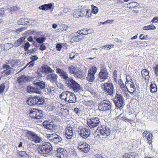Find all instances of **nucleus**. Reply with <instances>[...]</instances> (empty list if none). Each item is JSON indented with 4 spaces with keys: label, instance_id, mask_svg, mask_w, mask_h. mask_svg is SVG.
Masks as SVG:
<instances>
[{
    "label": "nucleus",
    "instance_id": "28",
    "mask_svg": "<svg viewBox=\"0 0 158 158\" xmlns=\"http://www.w3.org/2000/svg\"><path fill=\"white\" fill-rule=\"evenodd\" d=\"M36 97H31L27 99V103L28 105L30 106L36 105Z\"/></svg>",
    "mask_w": 158,
    "mask_h": 158
},
{
    "label": "nucleus",
    "instance_id": "6",
    "mask_svg": "<svg viewBox=\"0 0 158 158\" xmlns=\"http://www.w3.org/2000/svg\"><path fill=\"white\" fill-rule=\"evenodd\" d=\"M47 137L50 142L55 144H60L62 140L61 137L55 133L47 135Z\"/></svg>",
    "mask_w": 158,
    "mask_h": 158
},
{
    "label": "nucleus",
    "instance_id": "26",
    "mask_svg": "<svg viewBox=\"0 0 158 158\" xmlns=\"http://www.w3.org/2000/svg\"><path fill=\"white\" fill-rule=\"evenodd\" d=\"M54 4L53 3L45 4L40 6L39 7V8L42 10H48L51 9Z\"/></svg>",
    "mask_w": 158,
    "mask_h": 158
},
{
    "label": "nucleus",
    "instance_id": "38",
    "mask_svg": "<svg viewBox=\"0 0 158 158\" xmlns=\"http://www.w3.org/2000/svg\"><path fill=\"white\" fill-rule=\"evenodd\" d=\"M37 109H33V110L30 111L29 116L32 118L36 119V115Z\"/></svg>",
    "mask_w": 158,
    "mask_h": 158
},
{
    "label": "nucleus",
    "instance_id": "3",
    "mask_svg": "<svg viewBox=\"0 0 158 158\" xmlns=\"http://www.w3.org/2000/svg\"><path fill=\"white\" fill-rule=\"evenodd\" d=\"M27 135L28 139L36 144L40 143L42 141L41 138L32 131H28L27 132Z\"/></svg>",
    "mask_w": 158,
    "mask_h": 158
},
{
    "label": "nucleus",
    "instance_id": "22",
    "mask_svg": "<svg viewBox=\"0 0 158 158\" xmlns=\"http://www.w3.org/2000/svg\"><path fill=\"white\" fill-rule=\"evenodd\" d=\"M58 77V75L54 73L49 74L47 76L48 80H49L52 83H56L57 82Z\"/></svg>",
    "mask_w": 158,
    "mask_h": 158
},
{
    "label": "nucleus",
    "instance_id": "19",
    "mask_svg": "<svg viewBox=\"0 0 158 158\" xmlns=\"http://www.w3.org/2000/svg\"><path fill=\"white\" fill-rule=\"evenodd\" d=\"M73 128L69 126L66 128V131L64 134V137L67 139H71L73 136Z\"/></svg>",
    "mask_w": 158,
    "mask_h": 158
},
{
    "label": "nucleus",
    "instance_id": "23",
    "mask_svg": "<svg viewBox=\"0 0 158 158\" xmlns=\"http://www.w3.org/2000/svg\"><path fill=\"white\" fill-rule=\"evenodd\" d=\"M17 81L20 85H22L29 80L28 77L25 75H23L17 78Z\"/></svg>",
    "mask_w": 158,
    "mask_h": 158
},
{
    "label": "nucleus",
    "instance_id": "53",
    "mask_svg": "<svg viewBox=\"0 0 158 158\" xmlns=\"http://www.w3.org/2000/svg\"><path fill=\"white\" fill-rule=\"evenodd\" d=\"M85 12H86L85 14V15L84 16H85L86 17V18H90V16L89 15L90 14V15H91V14L90 12V10H87L86 11H85Z\"/></svg>",
    "mask_w": 158,
    "mask_h": 158
},
{
    "label": "nucleus",
    "instance_id": "34",
    "mask_svg": "<svg viewBox=\"0 0 158 158\" xmlns=\"http://www.w3.org/2000/svg\"><path fill=\"white\" fill-rule=\"evenodd\" d=\"M41 71L42 73H52V69L49 67L46 66L44 67H42Z\"/></svg>",
    "mask_w": 158,
    "mask_h": 158
},
{
    "label": "nucleus",
    "instance_id": "35",
    "mask_svg": "<svg viewBox=\"0 0 158 158\" xmlns=\"http://www.w3.org/2000/svg\"><path fill=\"white\" fill-rule=\"evenodd\" d=\"M69 91H66L63 92L60 95V99L63 100H65L67 96L69 94Z\"/></svg>",
    "mask_w": 158,
    "mask_h": 158
},
{
    "label": "nucleus",
    "instance_id": "63",
    "mask_svg": "<svg viewBox=\"0 0 158 158\" xmlns=\"http://www.w3.org/2000/svg\"><path fill=\"white\" fill-rule=\"evenodd\" d=\"M62 45L60 44H57L56 46V48L58 51H60L62 48Z\"/></svg>",
    "mask_w": 158,
    "mask_h": 158
},
{
    "label": "nucleus",
    "instance_id": "61",
    "mask_svg": "<svg viewBox=\"0 0 158 158\" xmlns=\"http://www.w3.org/2000/svg\"><path fill=\"white\" fill-rule=\"evenodd\" d=\"M114 41L116 42H118L121 43H123L124 42L123 39L119 40L117 38H115L114 39Z\"/></svg>",
    "mask_w": 158,
    "mask_h": 158
},
{
    "label": "nucleus",
    "instance_id": "14",
    "mask_svg": "<svg viewBox=\"0 0 158 158\" xmlns=\"http://www.w3.org/2000/svg\"><path fill=\"white\" fill-rule=\"evenodd\" d=\"M109 77L108 73L106 69H103L101 70L98 74V80L102 82L107 79Z\"/></svg>",
    "mask_w": 158,
    "mask_h": 158
},
{
    "label": "nucleus",
    "instance_id": "9",
    "mask_svg": "<svg viewBox=\"0 0 158 158\" xmlns=\"http://www.w3.org/2000/svg\"><path fill=\"white\" fill-rule=\"evenodd\" d=\"M43 125L45 128L53 132L56 131V129H57L56 125L54 124L53 122H49L45 121L43 122Z\"/></svg>",
    "mask_w": 158,
    "mask_h": 158
},
{
    "label": "nucleus",
    "instance_id": "21",
    "mask_svg": "<svg viewBox=\"0 0 158 158\" xmlns=\"http://www.w3.org/2000/svg\"><path fill=\"white\" fill-rule=\"evenodd\" d=\"M3 68L5 69L2 73V74H3L4 76H7L11 73V69H12L11 68L9 65L6 64L3 65Z\"/></svg>",
    "mask_w": 158,
    "mask_h": 158
},
{
    "label": "nucleus",
    "instance_id": "16",
    "mask_svg": "<svg viewBox=\"0 0 158 158\" xmlns=\"http://www.w3.org/2000/svg\"><path fill=\"white\" fill-rule=\"evenodd\" d=\"M78 148L85 153L88 152L90 149V146L85 142H81L78 144Z\"/></svg>",
    "mask_w": 158,
    "mask_h": 158
},
{
    "label": "nucleus",
    "instance_id": "44",
    "mask_svg": "<svg viewBox=\"0 0 158 158\" xmlns=\"http://www.w3.org/2000/svg\"><path fill=\"white\" fill-rule=\"evenodd\" d=\"M114 45L113 44H107L104 46H102L100 48L103 49L104 48L106 49H110L111 48H113Z\"/></svg>",
    "mask_w": 158,
    "mask_h": 158
},
{
    "label": "nucleus",
    "instance_id": "52",
    "mask_svg": "<svg viewBox=\"0 0 158 158\" xmlns=\"http://www.w3.org/2000/svg\"><path fill=\"white\" fill-rule=\"evenodd\" d=\"M37 50V49L35 48H33L28 50L27 53L31 54V53H33L35 52Z\"/></svg>",
    "mask_w": 158,
    "mask_h": 158
},
{
    "label": "nucleus",
    "instance_id": "25",
    "mask_svg": "<svg viewBox=\"0 0 158 158\" xmlns=\"http://www.w3.org/2000/svg\"><path fill=\"white\" fill-rule=\"evenodd\" d=\"M73 35V37L70 40V42L71 43H73L74 42H77L84 38L82 37L81 38V37H82V35H77V33L75 34L74 35Z\"/></svg>",
    "mask_w": 158,
    "mask_h": 158
},
{
    "label": "nucleus",
    "instance_id": "60",
    "mask_svg": "<svg viewBox=\"0 0 158 158\" xmlns=\"http://www.w3.org/2000/svg\"><path fill=\"white\" fill-rule=\"evenodd\" d=\"M46 47L44 45V44H42V45L40 46V49L42 51H43L46 49Z\"/></svg>",
    "mask_w": 158,
    "mask_h": 158
},
{
    "label": "nucleus",
    "instance_id": "31",
    "mask_svg": "<svg viewBox=\"0 0 158 158\" xmlns=\"http://www.w3.org/2000/svg\"><path fill=\"white\" fill-rule=\"evenodd\" d=\"M25 38L24 37H22L15 41L14 43V46L15 47H19L23 42H25Z\"/></svg>",
    "mask_w": 158,
    "mask_h": 158
},
{
    "label": "nucleus",
    "instance_id": "42",
    "mask_svg": "<svg viewBox=\"0 0 158 158\" xmlns=\"http://www.w3.org/2000/svg\"><path fill=\"white\" fill-rule=\"evenodd\" d=\"M118 83L120 88H121L124 91H126V89H127V87L124 85L122 80H120L118 81Z\"/></svg>",
    "mask_w": 158,
    "mask_h": 158
},
{
    "label": "nucleus",
    "instance_id": "49",
    "mask_svg": "<svg viewBox=\"0 0 158 158\" xmlns=\"http://www.w3.org/2000/svg\"><path fill=\"white\" fill-rule=\"evenodd\" d=\"M152 137V135L149 132V133H148V135H147V140L148 142L149 143H150L149 142H151L150 143H151Z\"/></svg>",
    "mask_w": 158,
    "mask_h": 158
},
{
    "label": "nucleus",
    "instance_id": "18",
    "mask_svg": "<svg viewBox=\"0 0 158 158\" xmlns=\"http://www.w3.org/2000/svg\"><path fill=\"white\" fill-rule=\"evenodd\" d=\"M79 134L84 139L88 138L90 134V130L89 129L83 128L78 131Z\"/></svg>",
    "mask_w": 158,
    "mask_h": 158
},
{
    "label": "nucleus",
    "instance_id": "15",
    "mask_svg": "<svg viewBox=\"0 0 158 158\" xmlns=\"http://www.w3.org/2000/svg\"><path fill=\"white\" fill-rule=\"evenodd\" d=\"M104 89L105 92H106L110 95L113 94L114 87L112 84L107 82L104 84Z\"/></svg>",
    "mask_w": 158,
    "mask_h": 158
},
{
    "label": "nucleus",
    "instance_id": "2",
    "mask_svg": "<svg viewBox=\"0 0 158 158\" xmlns=\"http://www.w3.org/2000/svg\"><path fill=\"white\" fill-rule=\"evenodd\" d=\"M113 99L115 106L118 108H120L124 106L123 97L119 92H116V96Z\"/></svg>",
    "mask_w": 158,
    "mask_h": 158
},
{
    "label": "nucleus",
    "instance_id": "24",
    "mask_svg": "<svg viewBox=\"0 0 158 158\" xmlns=\"http://www.w3.org/2000/svg\"><path fill=\"white\" fill-rule=\"evenodd\" d=\"M85 11L80 10H75L73 13V16L76 17H82L85 16Z\"/></svg>",
    "mask_w": 158,
    "mask_h": 158
},
{
    "label": "nucleus",
    "instance_id": "29",
    "mask_svg": "<svg viewBox=\"0 0 158 158\" xmlns=\"http://www.w3.org/2000/svg\"><path fill=\"white\" fill-rule=\"evenodd\" d=\"M27 92L29 93H35L38 94L39 93V91L36 87V86L33 87L30 85L28 86L27 87Z\"/></svg>",
    "mask_w": 158,
    "mask_h": 158
},
{
    "label": "nucleus",
    "instance_id": "12",
    "mask_svg": "<svg viewBox=\"0 0 158 158\" xmlns=\"http://www.w3.org/2000/svg\"><path fill=\"white\" fill-rule=\"evenodd\" d=\"M55 155L59 158H68L67 152L64 149L60 148H57Z\"/></svg>",
    "mask_w": 158,
    "mask_h": 158
},
{
    "label": "nucleus",
    "instance_id": "58",
    "mask_svg": "<svg viewBox=\"0 0 158 158\" xmlns=\"http://www.w3.org/2000/svg\"><path fill=\"white\" fill-rule=\"evenodd\" d=\"M88 91L91 93V94L94 96H95L96 94L94 90L92 89L91 88H89L88 89Z\"/></svg>",
    "mask_w": 158,
    "mask_h": 158
},
{
    "label": "nucleus",
    "instance_id": "13",
    "mask_svg": "<svg viewBox=\"0 0 158 158\" xmlns=\"http://www.w3.org/2000/svg\"><path fill=\"white\" fill-rule=\"evenodd\" d=\"M33 84L35 85L36 87L39 91V93L41 92L40 90L44 89L46 87V84L45 82L41 81L39 80H36L33 81Z\"/></svg>",
    "mask_w": 158,
    "mask_h": 158
},
{
    "label": "nucleus",
    "instance_id": "5",
    "mask_svg": "<svg viewBox=\"0 0 158 158\" xmlns=\"http://www.w3.org/2000/svg\"><path fill=\"white\" fill-rule=\"evenodd\" d=\"M111 103L108 100H104L101 102L98 109L102 111L108 110L111 109Z\"/></svg>",
    "mask_w": 158,
    "mask_h": 158
},
{
    "label": "nucleus",
    "instance_id": "39",
    "mask_svg": "<svg viewBox=\"0 0 158 158\" xmlns=\"http://www.w3.org/2000/svg\"><path fill=\"white\" fill-rule=\"evenodd\" d=\"M127 8L131 9L137 6V3L135 2H133L127 4Z\"/></svg>",
    "mask_w": 158,
    "mask_h": 158
},
{
    "label": "nucleus",
    "instance_id": "64",
    "mask_svg": "<svg viewBox=\"0 0 158 158\" xmlns=\"http://www.w3.org/2000/svg\"><path fill=\"white\" fill-rule=\"evenodd\" d=\"M154 72L155 74L158 76V65H157L155 68Z\"/></svg>",
    "mask_w": 158,
    "mask_h": 158
},
{
    "label": "nucleus",
    "instance_id": "45",
    "mask_svg": "<svg viewBox=\"0 0 158 158\" xmlns=\"http://www.w3.org/2000/svg\"><path fill=\"white\" fill-rule=\"evenodd\" d=\"M46 39L44 37H39L36 39V41L39 43L42 44L46 40Z\"/></svg>",
    "mask_w": 158,
    "mask_h": 158
},
{
    "label": "nucleus",
    "instance_id": "8",
    "mask_svg": "<svg viewBox=\"0 0 158 158\" xmlns=\"http://www.w3.org/2000/svg\"><path fill=\"white\" fill-rule=\"evenodd\" d=\"M66 85L68 87L72 89L75 92L79 91L81 88L80 85L72 79L69 81H68Z\"/></svg>",
    "mask_w": 158,
    "mask_h": 158
},
{
    "label": "nucleus",
    "instance_id": "57",
    "mask_svg": "<svg viewBox=\"0 0 158 158\" xmlns=\"http://www.w3.org/2000/svg\"><path fill=\"white\" fill-rule=\"evenodd\" d=\"M3 8H0V17H3L5 13V10Z\"/></svg>",
    "mask_w": 158,
    "mask_h": 158
},
{
    "label": "nucleus",
    "instance_id": "47",
    "mask_svg": "<svg viewBox=\"0 0 158 158\" xmlns=\"http://www.w3.org/2000/svg\"><path fill=\"white\" fill-rule=\"evenodd\" d=\"M26 20L27 21L26 22V25H30L31 24L35 22V20L31 19L26 18Z\"/></svg>",
    "mask_w": 158,
    "mask_h": 158
},
{
    "label": "nucleus",
    "instance_id": "37",
    "mask_svg": "<svg viewBox=\"0 0 158 158\" xmlns=\"http://www.w3.org/2000/svg\"><path fill=\"white\" fill-rule=\"evenodd\" d=\"M150 91L152 93L156 92L157 91V86L154 83H152L150 86Z\"/></svg>",
    "mask_w": 158,
    "mask_h": 158
},
{
    "label": "nucleus",
    "instance_id": "62",
    "mask_svg": "<svg viewBox=\"0 0 158 158\" xmlns=\"http://www.w3.org/2000/svg\"><path fill=\"white\" fill-rule=\"evenodd\" d=\"M19 155L20 156L23 157L27 156V154L25 152L22 151L20 152Z\"/></svg>",
    "mask_w": 158,
    "mask_h": 158
},
{
    "label": "nucleus",
    "instance_id": "27",
    "mask_svg": "<svg viewBox=\"0 0 158 158\" xmlns=\"http://www.w3.org/2000/svg\"><path fill=\"white\" fill-rule=\"evenodd\" d=\"M141 73L143 78H144L146 81H148L150 77L148 71L146 69H143L141 71Z\"/></svg>",
    "mask_w": 158,
    "mask_h": 158
},
{
    "label": "nucleus",
    "instance_id": "33",
    "mask_svg": "<svg viewBox=\"0 0 158 158\" xmlns=\"http://www.w3.org/2000/svg\"><path fill=\"white\" fill-rule=\"evenodd\" d=\"M36 105L40 106L43 105L44 102V100L43 98L39 97H36Z\"/></svg>",
    "mask_w": 158,
    "mask_h": 158
},
{
    "label": "nucleus",
    "instance_id": "11",
    "mask_svg": "<svg viewBox=\"0 0 158 158\" xmlns=\"http://www.w3.org/2000/svg\"><path fill=\"white\" fill-rule=\"evenodd\" d=\"M98 130L100 131L101 135L105 137L108 136L110 133V130L109 128L105 126H102L99 128L98 127L96 131L97 132Z\"/></svg>",
    "mask_w": 158,
    "mask_h": 158
},
{
    "label": "nucleus",
    "instance_id": "41",
    "mask_svg": "<svg viewBox=\"0 0 158 158\" xmlns=\"http://www.w3.org/2000/svg\"><path fill=\"white\" fill-rule=\"evenodd\" d=\"M36 115V119H40L43 117V114H42V111L41 110H37Z\"/></svg>",
    "mask_w": 158,
    "mask_h": 158
},
{
    "label": "nucleus",
    "instance_id": "55",
    "mask_svg": "<svg viewBox=\"0 0 158 158\" xmlns=\"http://www.w3.org/2000/svg\"><path fill=\"white\" fill-rule=\"evenodd\" d=\"M25 29V27H21L18 29H17L16 31V32L17 33H19L20 32H21L23 30H24Z\"/></svg>",
    "mask_w": 158,
    "mask_h": 158
},
{
    "label": "nucleus",
    "instance_id": "40",
    "mask_svg": "<svg viewBox=\"0 0 158 158\" xmlns=\"http://www.w3.org/2000/svg\"><path fill=\"white\" fill-rule=\"evenodd\" d=\"M18 62L16 60H10L9 61V63L10 64V66L12 67H15L18 64Z\"/></svg>",
    "mask_w": 158,
    "mask_h": 158
},
{
    "label": "nucleus",
    "instance_id": "17",
    "mask_svg": "<svg viewBox=\"0 0 158 158\" xmlns=\"http://www.w3.org/2000/svg\"><path fill=\"white\" fill-rule=\"evenodd\" d=\"M56 72L57 73L60 74V75L61 77L62 78L66 80V84L68 83V81H69L71 80V79L68 77L67 73L62 70L57 68L56 69Z\"/></svg>",
    "mask_w": 158,
    "mask_h": 158
},
{
    "label": "nucleus",
    "instance_id": "50",
    "mask_svg": "<svg viewBox=\"0 0 158 158\" xmlns=\"http://www.w3.org/2000/svg\"><path fill=\"white\" fill-rule=\"evenodd\" d=\"M5 86V85L4 83H2L0 85V94H2L4 92Z\"/></svg>",
    "mask_w": 158,
    "mask_h": 158
},
{
    "label": "nucleus",
    "instance_id": "32",
    "mask_svg": "<svg viewBox=\"0 0 158 158\" xmlns=\"http://www.w3.org/2000/svg\"><path fill=\"white\" fill-rule=\"evenodd\" d=\"M19 8L17 6H15L11 7L10 8L7 9L6 11L8 12L10 14H12L14 12L19 10Z\"/></svg>",
    "mask_w": 158,
    "mask_h": 158
},
{
    "label": "nucleus",
    "instance_id": "43",
    "mask_svg": "<svg viewBox=\"0 0 158 158\" xmlns=\"http://www.w3.org/2000/svg\"><path fill=\"white\" fill-rule=\"evenodd\" d=\"M27 21L26 20V18L20 19L18 21V23L20 25H26V22Z\"/></svg>",
    "mask_w": 158,
    "mask_h": 158
},
{
    "label": "nucleus",
    "instance_id": "10",
    "mask_svg": "<svg viewBox=\"0 0 158 158\" xmlns=\"http://www.w3.org/2000/svg\"><path fill=\"white\" fill-rule=\"evenodd\" d=\"M97 69L96 67L93 66L89 70L87 79L89 82H93L94 81L95 78L94 75L97 72Z\"/></svg>",
    "mask_w": 158,
    "mask_h": 158
},
{
    "label": "nucleus",
    "instance_id": "54",
    "mask_svg": "<svg viewBox=\"0 0 158 158\" xmlns=\"http://www.w3.org/2000/svg\"><path fill=\"white\" fill-rule=\"evenodd\" d=\"M114 20H107L106 21L102 23H101L102 24H110L112 23V22L114 21Z\"/></svg>",
    "mask_w": 158,
    "mask_h": 158
},
{
    "label": "nucleus",
    "instance_id": "51",
    "mask_svg": "<svg viewBox=\"0 0 158 158\" xmlns=\"http://www.w3.org/2000/svg\"><path fill=\"white\" fill-rule=\"evenodd\" d=\"M30 46V45L29 43H28V42H26L25 44L24 45V50L25 51H28V49Z\"/></svg>",
    "mask_w": 158,
    "mask_h": 158
},
{
    "label": "nucleus",
    "instance_id": "4",
    "mask_svg": "<svg viewBox=\"0 0 158 158\" xmlns=\"http://www.w3.org/2000/svg\"><path fill=\"white\" fill-rule=\"evenodd\" d=\"M87 124L90 128H93L99 126L100 123V119L98 117H91L87 119Z\"/></svg>",
    "mask_w": 158,
    "mask_h": 158
},
{
    "label": "nucleus",
    "instance_id": "48",
    "mask_svg": "<svg viewBox=\"0 0 158 158\" xmlns=\"http://www.w3.org/2000/svg\"><path fill=\"white\" fill-rule=\"evenodd\" d=\"M64 15L69 13L72 12V10L69 8H65L63 10Z\"/></svg>",
    "mask_w": 158,
    "mask_h": 158
},
{
    "label": "nucleus",
    "instance_id": "59",
    "mask_svg": "<svg viewBox=\"0 0 158 158\" xmlns=\"http://www.w3.org/2000/svg\"><path fill=\"white\" fill-rule=\"evenodd\" d=\"M149 133V131H145L142 134L143 136V137H145L147 139V135H148V133Z\"/></svg>",
    "mask_w": 158,
    "mask_h": 158
},
{
    "label": "nucleus",
    "instance_id": "1",
    "mask_svg": "<svg viewBox=\"0 0 158 158\" xmlns=\"http://www.w3.org/2000/svg\"><path fill=\"white\" fill-rule=\"evenodd\" d=\"M53 149L52 144L48 142L44 143L40 145L38 148L39 153L42 156L48 157L51 154V151Z\"/></svg>",
    "mask_w": 158,
    "mask_h": 158
},
{
    "label": "nucleus",
    "instance_id": "46",
    "mask_svg": "<svg viewBox=\"0 0 158 158\" xmlns=\"http://www.w3.org/2000/svg\"><path fill=\"white\" fill-rule=\"evenodd\" d=\"M92 7V12L94 14H96L98 12V8L96 6H94L93 5H91Z\"/></svg>",
    "mask_w": 158,
    "mask_h": 158
},
{
    "label": "nucleus",
    "instance_id": "56",
    "mask_svg": "<svg viewBox=\"0 0 158 158\" xmlns=\"http://www.w3.org/2000/svg\"><path fill=\"white\" fill-rule=\"evenodd\" d=\"M143 35L142 34H141L139 36V38L140 40H147V38L148 37V35H146L143 36Z\"/></svg>",
    "mask_w": 158,
    "mask_h": 158
},
{
    "label": "nucleus",
    "instance_id": "20",
    "mask_svg": "<svg viewBox=\"0 0 158 158\" xmlns=\"http://www.w3.org/2000/svg\"><path fill=\"white\" fill-rule=\"evenodd\" d=\"M67 98L65 101L69 103L75 102L76 101V97L75 95L72 92L69 91Z\"/></svg>",
    "mask_w": 158,
    "mask_h": 158
},
{
    "label": "nucleus",
    "instance_id": "30",
    "mask_svg": "<svg viewBox=\"0 0 158 158\" xmlns=\"http://www.w3.org/2000/svg\"><path fill=\"white\" fill-rule=\"evenodd\" d=\"M31 60L29 62L27 63V65L25 66L24 69L29 65V67L32 68L34 65L35 62L34 61L37 60L38 59V57L36 56H34L31 57Z\"/></svg>",
    "mask_w": 158,
    "mask_h": 158
},
{
    "label": "nucleus",
    "instance_id": "36",
    "mask_svg": "<svg viewBox=\"0 0 158 158\" xmlns=\"http://www.w3.org/2000/svg\"><path fill=\"white\" fill-rule=\"evenodd\" d=\"M156 29V27L153 24H152L147 26H144L143 28V30H153L155 29Z\"/></svg>",
    "mask_w": 158,
    "mask_h": 158
},
{
    "label": "nucleus",
    "instance_id": "7",
    "mask_svg": "<svg viewBox=\"0 0 158 158\" xmlns=\"http://www.w3.org/2000/svg\"><path fill=\"white\" fill-rule=\"evenodd\" d=\"M68 70L70 73L75 75L78 78H81L82 76V72L78 67L72 65L68 68Z\"/></svg>",
    "mask_w": 158,
    "mask_h": 158
}]
</instances>
